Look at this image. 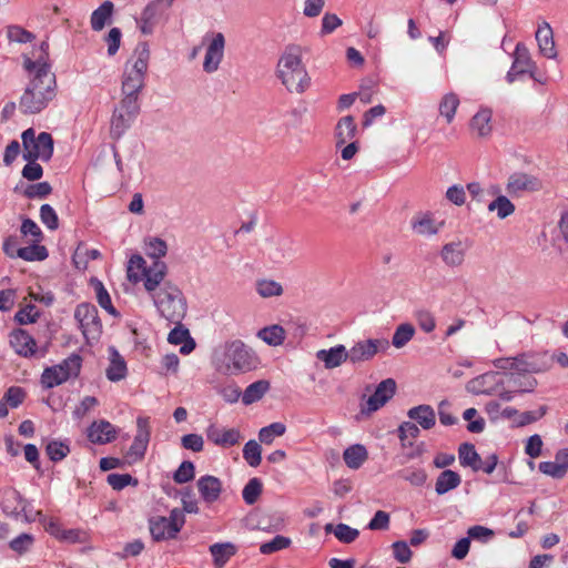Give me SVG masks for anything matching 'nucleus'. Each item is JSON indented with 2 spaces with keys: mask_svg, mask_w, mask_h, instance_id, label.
<instances>
[{
  "mask_svg": "<svg viewBox=\"0 0 568 568\" xmlns=\"http://www.w3.org/2000/svg\"><path fill=\"white\" fill-rule=\"evenodd\" d=\"M166 264H158L151 271L144 288L153 301L159 315L172 324H180L186 315L187 303L178 285L165 281Z\"/></svg>",
  "mask_w": 568,
  "mask_h": 568,
  "instance_id": "1",
  "label": "nucleus"
},
{
  "mask_svg": "<svg viewBox=\"0 0 568 568\" xmlns=\"http://www.w3.org/2000/svg\"><path fill=\"white\" fill-rule=\"evenodd\" d=\"M23 67L31 79L21 95L19 106L24 114H37L44 110L55 97V75L42 57L33 61L26 55Z\"/></svg>",
  "mask_w": 568,
  "mask_h": 568,
  "instance_id": "2",
  "label": "nucleus"
},
{
  "mask_svg": "<svg viewBox=\"0 0 568 568\" xmlns=\"http://www.w3.org/2000/svg\"><path fill=\"white\" fill-rule=\"evenodd\" d=\"M303 49L297 44L287 45L281 54L276 74L291 93L302 94L311 85V77L302 61Z\"/></svg>",
  "mask_w": 568,
  "mask_h": 568,
  "instance_id": "3",
  "label": "nucleus"
},
{
  "mask_svg": "<svg viewBox=\"0 0 568 568\" xmlns=\"http://www.w3.org/2000/svg\"><path fill=\"white\" fill-rule=\"evenodd\" d=\"M149 60V45L145 42L139 43L124 65L121 85L122 98L139 101V94L145 84Z\"/></svg>",
  "mask_w": 568,
  "mask_h": 568,
  "instance_id": "4",
  "label": "nucleus"
},
{
  "mask_svg": "<svg viewBox=\"0 0 568 568\" xmlns=\"http://www.w3.org/2000/svg\"><path fill=\"white\" fill-rule=\"evenodd\" d=\"M82 366L80 355L73 353L60 364L47 367L41 375V384L45 388H53L79 375Z\"/></svg>",
  "mask_w": 568,
  "mask_h": 568,
  "instance_id": "5",
  "label": "nucleus"
},
{
  "mask_svg": "<svg viewBox=\"0 0 568 568\" xmlns=\"http://www.w3.org/2000/svg\"><path fill=\"white\" fill-rule=\"evenodd\" d=\"M220 361L225 371L231 374L248 371L253 366L252 352L239 339L224 344Z\"/></svg>",
  "mask_w": 568,
  "mask_h": 568,
  "instance_id": "6",
  "label": "nucleus"
},
{
  "mask_svg": "<svg viewBox=\"0 0 568 568\" xmlns=\"http://www.w3.org/2000/svg\"><path fill=\"white\" fill-rule=\"evenodd\" d=\"M23 159L26 161H49L53 154V140L50 133L41 132L36 136L33 129L26 130L22 135Z\"/></svg>",
  "mask_w": 568,
  "mask_h": 568,
  "instance_id": "7",
  "label": "nucleus"
},
{
  "mask_svg": "<svg viewBox=\"0 0 568 568\" xmlns=\"http://www.w3.org/2000/svg\"><path fill=\"white\" fill-rule=\"evenodd\" d=\"M1 508L7 516L21 519L26 523L36 521L37 517L41 516L40 510H34L30 503L26 500L19 491L12 488L4 490Z\"/></svg>",
  "mask_w": 568,
  "mask_h": 568,
  "instance_id": "8",
  "label": "nucleus"
},
{
  "mask_svg": "<svg viewBox=\"0 0 568 568\" xmlns=\"http://www.w3.org/2000/svg\"><path fill=\"white\" fill-rule=\"evenodd\" d=\"M139 112V101L121 98L120 103L115 106L111 118V136L113 139H120L131 126Z\"/></svg>",
  "mask_w": 568,
  "mask_h": 568,
  "instance_id": "9",
  "label": "nucleus"
},
{
  "mask_svg": "<svg viewBox=\"0 0 568 568\" xmlns=\"http://www.w3.org/2000/svg\"><path fill=\"white\" fill-rule=\"evenodd\" d=\"M74 317L79 323L83 336L90 339H97L102 332V324L98 316L94 305L82 303L77 306Z\"/></svg>",
  "mask_w": 568,
  "mask_h": 568,
  "instance_id": "10",
  "label": "nucleus"
},
{
  "mask_svg": "<svg viewBox=\"0 0 568 568\" xmlns=\"http://www.w3.org/2000/svg\"><path fill=\"white\" fill-rule=\"evenodd\" d=\"M389 343L386 338H369L356 342L348 351V362L358 364L374 358L378 352L388 348Z\"/></svg>",
  "mask_w": 568,
  "mask_h": 568,
  "instance_id": "11",
  "label": "nucleus"
},
{
  "mask_svg": "<svg viewBox=\"0 0 568 568\" xmlns=\"http://www.w3.org/2000/svg\"><path fill=\"white\" fill-rule=\"evenodd\" d=\"M396 392V383L393 378L382 381L375 388V392L361 403V414L369 416L382 408Z\"/></svg>",
  "mask_w": 568,
  "mask_h": 568,
  "instance_id": "12",
  "label": "nucleus"
},
{
  "mask_svg": "<svg viewBox=\"0 0 568 568\" xmlns=\"http://www.w3.org/2000/svg\"><path fill=\"white\" fill-rule=\"evenodd\" d=\"M505 374L499 372H487L471 378L466 389L474 395H495L505 385Z\"/></svg>",
  "mask_w": 568,
  "mask_h": 568,
  "instance_id": "13",
  "label": "nucleus"
},
{
  "mask_svg": "<svg viewBox=\"0 0 568 568\" xmlns=\"http://www.w3.org/2000/svg\"><path fill=\"white\" fill-rule=\"evenodd\" d=\"M150 422L148 417H138L136 419V434L133 443L130 446L126 458L129 463H135L143 459L149 442H150Z\"/></svg>",
  "mask_w": 568,
  "mask_h": 568,
  "instance_id": "14",
  "label": "nucleus"
},
{
  "mask_svg": "<svg viewBox=\"0 0 568 568\" xmlns=\"http://www.w3.org/2000/svg\"><path fill=\"white\" fill-rule=\"evenodd\" d=\"M514 372L517 374L540 373L550 368L546 353H524L514 357Z\"/></svg>",
  "mask_w": 568,
  "mask_h": 568,
  "instance_id": "15",
  "label": "nucleus"
},
{
  "mask_svg": "<svg viewBox=\"0 0 568 568\" xmlns=\"http://www.w3.org/2000/svg\"><path fill=\"white\" fill-rule=\"evenodd\" d=\"M542 187L541 181L524 172L513 173L507 181L506 191L511 196H518L524 192H536Z\"/></svg>",
  "mask_w": 568,
  "mask_h": 568,
  "instance_id": "16",
  "label": "nucleus"
},
{
  "mask_svg": "<svg viewBox=\"0 0 568 568\" xmlns=\"http://www.w3.org/2000/svg\"><path fill=\"white\" fill-rule=\"evenodd\" d=\"M225 48V38L223 33H214L210 43L206 47V52L203 61V70L206 73H213L217 71L223 57Z\"/></svg>",
  "mask_w": 568,
  "mask_h": 568,
  "instance_id": "17",
  "label": "nucleus"
},
{
  "mask_svg": "<svg viewBox=\"0 0 568 568\" xmlns=\"http://www.w3.org/2000/svg\"><path fill=\"white\" fill-rule=\"evenodd\" d=\"M205 435L207 440L222 448L235 446L243 439L237 428H225L215 424L207 426Z\"/></svg>",
  "mask_w": 568,
  "mask_h": 568,
  "instance_id": "18",
  "label": "nucleus"
},
{
  "mask_svg": "<svg viewBox=\"0 0 568 568\" xmlns=\"http://www.w3.org/2000/svg\"><path fill=\"white\" fill-rule=\"evenodd\" d=\"M535 62L532 61L528 49L523 43H517L514 52V62L510 70L507 73V81L513 83L518 75L529 72L534 77L532 69H535Z\"/></svg>",
  "mask_w": 568,
  "mask_h": 568,
  "instance_id": "19",
  "label": "nucleus"
},
{
  "mask_svg": "<svg viewBox=\"0 0 568 568\" xmlns=\"http://www.w3.org/2000/svg\"><path fill=\"white\" fill-rule=\"evenodd\" d=\"M469 244L464 240H455L443 245L440 258L448 267H459L465 262Z\"/></svg>",
  "mask_w": 568,
  "mask_h": 568,
  "instance_id": "20",
  "label": "nucleus"
},
{
  "mask_svg": "<svg viewBox=\"0 0 568 568\" xmlns=\"http://www.w3.org/2000/svg\"><path fill=\"white\" fill-rule=\"evenodd\" d=\"M158 264H165L163 261H153L150 266H146L145 260L139 255H132L128 262L126 267V276L128 280L136 284L141 281H143V285L145 284L148 277L151 274V271L158 265Z\"/></svg>",
  "mask_w": 568,
  "mask_h": 568,
  "instance_id": "21",
  "label": "nucleus"
},
{
  "mask_svg": "<svg viewBox=\"0 0 568 568\" xmlns=\"http://www.w3.org/2000/svg\"><path fill=\"white\" fill-rule=\"evenodd\" d=\"M536 41L538 43L539 52L547 59L557 58V49L554 40V32L550 24L546 21L538 26L536 31Z\"/></svg>",
  "mask_w": 568,
  "mask_h": 568,
  "instance_id": "22",
  "label": "nucleus"
},
{
  "mask_svg": "<svg viewBox=\"0 0 568 568\" xmlns=\"http://www.w3.org/2000/svg\"><path fill=\"white\" fill-rule=\"evenodd\" d=\"M10 345L18 355L23 357L34 355L37 351L36 341L23 329H16L10 334Z\"/></svg>",
  "mask_w": 568,
  "mask_h": 568,
  "instance_id": "23",
  "label": "nucleus"
},
{
  "mask_svg": "<svg viewBox=\"0 0 568 568\" xmlns=\"http://www.w3.org/2000/svg\"><path fill=\"white\" fill-rule=\"evenodd\" d=\"M116 437L115 427L108 420L93 422L88 428V438L94 444H106Z\"/></svg>",
  "mask_w": 568,
  "mask_h": 568,
  "instance_id": "24",
  "label": "nucleus"
},
{
  "mask_svg": "<svg viewBox=\"0 0 568 568\" xmlns=\"http://www.w3.org/2000/svg\"><path fill=\"white\" fill-rule=\"evenodd\" d=\"M316 358L324 363L326 369H333L347 362L348 355L346 347L339 344L329 349L317 351Z\"/></svg>",
  "mask_w": 568,
  "mask_h": 568,
  "instance_id": "25",
  "label": "nucleus"
},
{
  "mask_svg": "<svg viewBox=\"0 0 568 568\" xmlns=\"http://www.w3.org/2000/svg\"><path fill=\"white\" fill-rule=\"evenodd\" d=\"M196 485L205 503L212 504L219 499L222 491V483L217 477L211 475L202 476Z\"/></svg>",
  "mask_w": 568,
  "mask_h": 568,
  "instance_id": "26",
  "label": "nucleus"
},
{
  "mask_svg": "<svg viewBox=\"0 0 568 568\" xmlns=\"http://www.w3.org/2000/svg\"><path fill=\"white\" fill-rule=\"evenodd\" d=\"M440 223H437L429 213H420L413 217L412 229L422 236H432L438 233Z\"/></svg>",
  "mask_w": 568,
  "mask_h": 568,
  "instance_id": "27",
  "label": "nucleus"
},
{
  "mask_svg": "<svg viewBox=\"0 0 568 568\" xmlns=\"http://www.w3.org/2000/svg\"><path fill=\"white\" fill-rule=\"evenodd\" d=\"M407 416L416 420L418 425L424 429H430L436 424V414L432 406L429 405H418L412 407L407 412Z\"/></svg>",
  "mask_w": 568,
  "mask_h": 568,
  "instance_id": "28",
  "label": "nucleus"
},
{
  "mask_svg": "<svg viewBox=\"0 0 568 568\" xmlns=\"http://www.w3.org/2000/svg\"><path fill=\"white\" fill-rule=\"evenodd\" d=\"M470 129L479 138H486L491 133V111L479 110L470 121Z\"/></svg>",
  "mask_w": 568,
  "mask_h": 568,
  "instance_id": "29",
  "label": "nucleus"
},
{
  "mask_svg": "<svg viewBox=\"0 0 568 568\" xmlns=\"http://www.w3.org/2000/svg\"><path fill=\"white\" fill-rule=\"evenodd\" d=\"M357 126L352 115L342 118L335 129L336 145L339 146L351 141L355 136Z\"/></svg>",
  "mask_w": 568,
  "mask_h": 568,
  "instance_id": "30",
  "label": "nucleus"
},
{
  "mask_svg": "<svg viewBox=\"0 0 568 568\" xmlns=\"http://www.w3.org/2000/svg\"><path fill=\"white\" fill-rule=\"evenodd\" d=\"M150 532L155 541H161L165 539H171L176 536L178 532H172L173 528L169 521H166V517L156 516L150 519Z\"/></svg>",
  "mask_w": 568,
  "mask_h": 568,
  "instance_id": "31",
  "label": "nucleus"
},
{
  "mask_svg": "<svg viewBox=\"0 0 568 568\" xmlns=\"http://www.w3.org/2000/svg\"><path fill=\"white\" fill-rule=\"evenodd\" d=\"M126 375V364L123 357L114 348H110V365L106 368V377L112 382L121 381Z\"/></svg>",
  "mask_w": 568,
  "mask_h": 568,
  "instance_id": "32",
  "label": "nucleus"
},
{
  "mask_svg": "<svg viewBox=\"0 0 568 568\" xmlns=\"http://www.w3.org/2000/svg\"><path fill=\"white\" fill-rule=\"evenodd\" d=\"M458 458L462 466L470 467L474 471H478L481 467V458L473 444H462L458 449Z\"/></svg>",
  "mask_w": 568,
  "mask_h": 568,
  "instance_id": "33",
  "label": "nucleus"
},
{
  "mask_svg": "<svg viewBox=\"0 0 568 568\" xmlns=\"http://www.w3.org/2000/svg\"><path fill=\"white\" fill-rule=\"evenodd\" d=\"M263 254L273 263H283L290 257V250L285 241H271L266 244Z\"/></svg>",
  "mask_w": 568,
  "mask_h": 568,
  "instance_id": "34",
  "label": "nucleus"
},
{
  "mask_svg": "<svg viewBox=\"0 0 568 568\" xmlns=\"http://www.w3.org/2000/svg\"><path fill=\"white\" fill-rule=\"evenodd\" d=\"M462 483L459 474L456 471L446 469L439 474L436 479L435 490L438 495H444L449 490L458 487Z\"/></svg>",
  "mask_w": 568,
  "mask_h": 568,
  "instance_id": "35",
  "label": "nucleus"
},
{
  "mask_svg": "<svg viewBox=\"0 0 568 568\" xmlns=\"http://www.w3.org/2000/svg\"><path fill=\"white\" fill-rule=\"evenodd\" d=\"M343 458L347 467L358 469L367 459V450L361 445H352L344 450Z\"/></svg>",
  "mask_w": 568,
  "mask_h": 568,
  "instance_id": "36",
  "label": "nucleus"
},
{
  "mask_svg": "<svg viewBox=\"0 0 568 568\" xmlns=\"http://www.w3.org/2000/svg\"><path fill=\"white\" fill-rule=\"evenodd\" d=\"M256 293L263 298L278 297L283 295V285L271 278H260L255 283Z\"/></svg>",
  "mask_w": 568,
  "mask_h": 568,
  "instance_id": "37",
  "label": "nucleus"
},
{
  "mask_svg": "<svg viewBox=\"0 0 568 568\" xmlns=\"http://www.w3.org/2000/svg\"><path fill=\"white\" fill-rule=\"evenodd\" d=\"M268 389L270 383L267 381L261 379L252 383L242 395L243 404L250 405L260 400Z\"/></svg>",
  "mask_w": 568,
  "mask_h": 568,
  "instance_id": "38",
  "label": "nucleus"
},
{
  "mask_svg": "<svg viewBox=\"0 0 568 568\" xmlns=\"http://www.w3.org/2000/svg\"><path fill=\"white\" fill-rule=\"evenodd\" d=\"M257 337L271 346L282 345L285 339V329L281 325L266 326L257 332Z\"/></svg>",
  "mask_w": 568,
  "mask_h": 568,
  "instance_id": "39",
  "label": "nucleus"
},
{
  "mask_svg": "<svg viewBox=\"0 0 568 568\" xmlns=\"http://www.w3.org/2000/svg\"><path fill=\"white\" fill-rule=\"evenodd\" d=\"M459 105V98L456 93L449 92L446 93L440 102H439V113L445 118L446 122L449 124L453 122L457 108Z\"/></svg>",
  "mask_w": 568,
  "mask_h": 568,
  "instance_id": "40",
  "label": "nucleus"
},
{
  "mask_svg": "<svg viewBox=\"0 0 568 568\" xmlns=\"http://www.w3.org/2000/svg\"><path fill=\"white\" fill-rule=\"evenodd\" d=\"M113 12V3L111 1L103 2L91 14V27L94 31H100L104 28L108 20Z\"/></svg>",
  "mask_w": 568,
  "mask_h": 568,
  "instance_id": "41",
  "label": "nucleus"
},
{
  "mask_svg": "<svg viewBox=\"0 0 568 568\" xmlns=\"http://www.w3.org/2000/svg\"><path fill=\"white\" fill-rule=\"evenodd\" d=\"M487 209L489 212H496L500 220L513 215L516 210L515 204L506 195H498Z\"/></svg>",
  "mask_w": 568,
  "mask_h": 568,
  "instance_id": "42",
  "label": "nucleus"
},
{
  "mask_svg": "<svg viewBox=\"0 0 568 568\" xmlns=\"http://www.w3.org/2000/svg\"><path fill=\"white\" fill-rule=\"evenodd\" d=\"M216 567L221 568L234 554L235 547L230 542L214 544L210 547Z\"/></svg>",
  "mask_w": 568,
  "mask_h": 568,
  "instance_id": "43",
  "label": "nucleus"
},
{
  "mask_svg": "<svg viewBox=\"0 0 568 568\" xmlns=\"http://www.w3.org/2000/svg\"><path fill=\"white\" fill-rule=\"evenodd\" d=\"M144 245L145 254L153 258V261H161L160 258L166 255L168 245L160 237H149L145 240Z\"/></svg>",
  "mask_w": 568,
  "mask_h": 568,
  "instance_id": "44",
  "label": "nucleus"
},
{
  "mask_svg": "<svg viewBox=\"0 0 568 568\" xmlns=\"http://www.w3.org/2000/svg\"><path fill=\"white\" fill-rule=\"evenodd\" d=\"M415 328L409 323L398 325L394 332L392 344L396 348L404 347L414 336Z\"/></svg>",
  "mask_w": 568,
  "mask_h": 568,
  "instance_id": "45",
  "label": "nucleus"
},
{
  "mask_svg": "<svg viewBox=\"0 0 568 568\" xmlns=\"http://www.w3.org/2000/svg\"><path fill=\"white\" fill-rule=\"evenodd\" d=\"M286 432V426L283 423L276 422L265 426L258 432V439L266 445L273 443L275 437L283 436Z\"/></svg>",
  "mask_w": 568,
  "mask_h": 568,
  "instance_id": "46",
  "label": "nucleus"
},
{
  "mask_svg": "<svg viewBox=\"0 0 568 568\" xmlns=\"http://www.w3.org/2000/svg\"><path fill=\"white\" fill-rule=\"evenodd\" d=\"M17 256L24 261H43L48 257V251L42 245H30L17 248Z\"/></svg>",
  "mask_w": 568,
  "mask_h": 568,
  "instance_id": "47",
  "label": "nucleus"
},
{
  "mask_svg": "<svg viewBox=\"0 0 568 568\" xmlns=\"http://www.w3.org/2000/svg\"><path fill=\"white\" fill-rule=\"evenodd\" d=\"M93 286H94L97 301H98L99 305L102 308H104L109 314H111L115 317L119 316V313L112 305L110 294L105 290L104 285L100 281H94Z\"/></svg>",
  "mask_w": 568,
  "mask_h": 568,
  "instance_id": "48",
  "label": "nucleus"
},
{
  "mask_svg": "<svg viewBox=\"0 0 568 568\" xmlns=\"http://www.w3.org/2000/svg\"><path fill=\"white\" fill-rule=\"evenodd\" d=\"M261 454L262 448L256 440L251 439L244 445L243 457L251 467H257L261 464Z\"/></svg>",
  "mask_w": 568,
  "mask_h": 568,
  "instance_id": "49",
  "label": "nucleus"
},
{
  "mask_svg": "<svg viewBox=\"0 0 568 568\" xmlns=\"http://www.w3.org/2000/svg\"><path fill=\"white\" fill-rule=\"evenodd\" d=\"M262 481L254 477L251 478L247 484L244 486L242 491V497L247 505H253L258 499L262 494Z\"/></svg>",
  "mask_w": 568,
  "mask_h": 568,
  "instance_id": "50",
  "label": "nucleus"
},
{
  "mask_svg": "<svg viewBox=\"0 0 568 568\" xmlns=\"http://www.w3.org/2000/svg\"><path fill=\"white\" fill-rule=\"evenodd\" d=\"M7 38L10 42L29 43L36 36L20 26L12 24L7 27Z\"/></svg>",
  "mask_w": 568,
  "mask_h": 568,
  "instance_id": "51",
  "label": "nucleus"
},
{
  "mask_svg": "<svg viewBox=\"0 0 568 568\" xmlns=\"http://www.w3.org/2000/svg\"><path fill=\"white\" fill-rule=\"evenodd\" d=\"M291 539L285 536L277 535L271 541L264 542L260 546V551L263 555H270L282 549H286L291 545Z\"/></svg>",
  "mask_w": 568,
  "mask_h": 568,
  "instance_id": "52",
  "label": "nucleus"
},
{
  "mask_svg": "<svg viewBox=\"0 0 568 568\" xmlns=\"http://www.w3.org/2000/svg\"><path fill=\"white\" fill-rule=\"evenodd\" d=\"M398 475L414 486H423L427 480V474L422 468H405Z\"/></svg>",
  "mask_w": 568,
  "mask_h": 568,
  "instance_id": "53",
  "label": "nucleus"
},
{
  "mask_svg": "<svg viewBox=\"0 0 568 568\" xmlns=\"http://www.w3.org/2000/svg\"><path fill=\"white\" fill-rule=\"evenodd\" d=\"M45 452L52 462H60L70 453V448L65 443L52 440L47 445Z\"/></svg>",
  "mask_w": 568,
  "mask_h": 568,
  "instance_id": "54",
  "label": "nucleus"
},
{
  "mask_svg": "<svg viewBox=\"0 0 568 568\" xmlns=\"http://www.w3.org/2000/svg\"><path fill=\"white\" fill-rule=\"evenodd\" d=\"M195 468L192 462H183L173 475V479L176 484H185L194 478Z\"/></svg>",
  "mask_w": 568,
  "mask_h": 568,
  "instance_id": "55",
  "label": "nucleus"
},
{
  "mask_svg": "<svg viewBox=\"0 0 568 568\" xmlns=\"http://www.w3.org/2000/svg\"><path fill=\"white\" fill-rule=\"evenodd\" d=\"M334 535L339 541L351 544L358 537L359 531L346 524H338L334 528Z\"/></svg>",
  "mask_w": 568,
  "mask_h": 568,
  "instance_id": "56",
  "label": "nucleus"
},
{
  "mask_svg": "<svg viewBox=\"0 0 568 568\" xmlns=\"http://www.w3.org/2000/svg\"><path fill=\"white\" fill-rule=\"evenodd\" d=\"M467 535L469 540L474 539L480 542H488L495 536V532L488 527L475 525L468 528Z\"/></svg>",
  "mask_w": 568,
  "mask_h": 568,
  "instance_id": "57",
  "label": "nucleus"
},
{
  "mask_svg": "<svg viewBox=\"0 0 568 568\" xmlns=\"http://www.w3.org/2000/svg\"><path fill=\"white\" fill-rule=\"evenodd\" d=\"M40 219L41 222L49 229V230H57L59 226V219L54 211V209L49 204H43L40 207Z\"/></svg>",
  "mask_w": 568,
  "mask_h": 568,
  "instance_id": "58",
  "label": "nucleus"
},
{
  "mask_svg": "<svg viewBox=\"0 0 568 568\" xmlns=\"http://www.w3.org/2000/svg\"><path fill=\"white\" fill-rule=\"evenodd\" d=\"M106 480L108 484L115 490H121L130 484H138V480L134 479L130 474H110Z\"/></svg>",
  "mask_w": 568,
  "mask_h": 568,
  "instance_id": "59",
  "label": "nucleus"
},
{
  "mask_svg": "<svg viewBox=\"0 0 568 568\" xmlns=\"http://www.w3.org/2000/svg\"><path fill=\"white\" fill-rule=\"evenodd\" d=\"M476 416L477 410L476 408L473 407L467 408L463 414L464 419L469 422V424L467 425L468 432L478 434L485 429V420L481 417L473 420V418Z\"/></svg>",
  "mask_w": 568,
  "mask_h": 568,
  "instance_id": "60",
  "label": "nucleus"
},
{
  "mask_svg": "<svg viewBox=\"0 0 568 568\" xmlns=\"http://www.w3.org/2000/svg\"><path fill=\"white\" fill-rule=\"evenodd\" d=\"M33 541V536L24 532L12 539L9 546L13 551L21 555L31 548Z\"/></svg>",
  "mask_w": 568,
  "mask_h": 568,
  "instance_id": "61",
  "label": "nucleus"
},
{
  "mask_svg": "<svg viewBox=\"0 0 568 568\" xmlns=\"http://www.w3.org/2000/svg\"><path fill=\"white\" fill-rule=\"evenodd\" d=\"M389 514L384 510H377L367 525L369 530H387L389 528Z\"/></svg>",
  "mask_w": 568,
  "mask_h": 568,
  "instance_id": "62",
  "label": "nucleus"
},
{
  "mask_svg": "<svg viewBox=\"0 0 568 568\" xmlns=\"http://www.w3.org/2000/svg\"><path fill=\"white\" fill-rule=\"evenodd\" d=\"M395 559L400 564H406L412 558V550L406 541L399 540L392 545Z\"/></svg>",
  "mask_w": 568,
  "mask_h": 568,
  "instance_id": "63",
  "label": "nucleus"
},
{
  "mask_svg": "<svg viewBox=\"0 0 568 568\" xmlns=\"http://www.w3.org/2000/svg\"><path fill=\"white\" fill-rule=\"evenodd\" d=\"M182 447L194 453H199L203 450L204 440L203 437L199 434H187L181 438Z\"/></svg>",
  "mask_w": 568,
  "mask_h": 568,
  "instance_id": "64",
  "label": "nucleus"
}]
</instances>
